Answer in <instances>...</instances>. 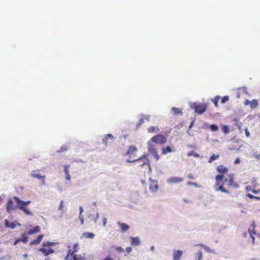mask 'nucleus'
Returning a JSON list of instances; mask_svg holds the SVG:
<instances>
[{"label": "nucleus", "instance_id": "obj_1", "mask_svg": "<svg viewBox=\"0 0 260 260\" xmlns=\"http://www.w3.org/2000/svg\"><path fill=\"white\" fill-rule=\"evenodd\" d=\"M216 171L220 173L215 176V184L214 189L216 191H220L222 192L230 194V192L226 189L224 187V184L227 183V185L234 188H238L239 185L234 181L233 175L229 176V178L224 179V174H226L228 172L227 167H224L222 165L218 166L216 169Z\"/></svg>", "mask_w": 260, "mask_h": 260}, {"label": "nucleus", "instance_id": "obj_2", "mask_svg": "<svg viewBox=\"0 0 260 260\" xmlns=\"http://www.w3.org/2000/svg\"><path fill=\"white\" fill-rule=\"evenodd\" d=\"M13 199L16 204V208L20 210H22L26 215H32V213L25 207L26 205L30 203V201H23L20 200L17 197H14Z\"/></svg>", "mask_w": 260, "mask_h": 260}, {"label": "nucleus", "instance_id": "obj_3", "mask_svg": "<svg viewBox=\"0 0 260 260\" xmlns=\"http://www.w3.org/2000/svg\"><path fill=\"white\" fill-rule=\"evenodd\" d=\"M137 161L138 166L141 167H150V160L147 155H144L140 158L137 159H133L128 160L129 162H134Z\"/></svg>", "mask_w": 260, "mask_h": 260}, {"label": "nucleus", "instance_id": "obj_4", "mask_svg": "<svg viewBox=\"0 0 260 260\" xmlns=\"http://www.w3.org/2000/svg\"><path fill=\"white\" fill-rule=\"evenodd\" d=\"M190 108L194 109L195 112L199 114H202L207 110V105L205 104L193 103L190 106Z\"/></svg>", "mask_w": 260, "mask_h": 260}, {"label": "nucleus", "instance_id": "obj_5", "mask_svg": "<svg viewBox=\"0 0 260 260\" xmlns=\"http://www.w3.org/2000/svg\"><path fill=\"white\" fill-rule=\"evenodd\" d=\"M138 151L137 148L133 145H131L129 147L127 152L125 153V155L128 157V159L127 160H129L130 159H136V153Z\"/></svg>", "mask_w": 260, "mask_h": 260}, {"label": "nucleus", "instance_id": "obj_6", "mask_svg": "<svg viewBox=\"0 0 260 260\" xmlns=\"http://www.w3.org/2000/svg\"><path fill=\"white\" fill-rule=\"evenodd\" d=\"M167 141V138L164 135L158 134L152 137L150 142L162 145L166 143Z\"/></svg>", "mask_w": 260, "mask_h": 260}, {"label": "nucleus", "instance_id": "obj_7", "mask_svg": "<svg viewBox=\"0 0 260 260\" xmlns=\"http://www.w3.org/2000/svg\"><path fill=\"white\" fill-rule=\"evenodd\" d=\"M148 150L149 153L156 160L159 159V156L158 155L156 146L151 142L148 143Z\"/></svg>", "mask_w": 260, "mask_h": 260}, {"label": "nucleus", "instance_id": "obj_8", "mask_svg": "<svg viewBox=\"0 0 260 260\" xmlns=\"http://www.w3.org/2000/svg\"><path fill=\"white\" fill-rule=\"evenodd\" d=\"M149 190L151 192L155 193L156 192L158 189V181L157 180H154L151 178H149Z\"/></svg>", "mask_w": 260, "mask_h": 260}, {"label": "nucleus", "instance_id": "obj_9", "mask_svg": "<svg viewBox=\"0 0 260 260\" xmlns=\"http://www.w3.org/2000/svg\"><path fill=\"white\" fill-rule=\"evenodd\" d=\"M115 140V137L110 134L105 135L104 138L103 140V143L105 145L108 146V145L112 143Z\"/></svg>", "mask_w": 260, "mask_h": 260}, {"label": "nucleus", "instance_id": "obj_10", "mask_svg": "<svg viewBox=\"0 0 260 260\" xmlns=\"http://www.w3.org/2000/svg\"><path fill=\"white\" fill-rule=\"evenodd\" d=\"M4 222L6 228H10L11 229H15L16 225L19 226H21V224L18 222L17 221L10 222L7 219H5Z\"/></svg>", "mask_w": 260, "mask_h": 260}, {"label": "nucleus", "instance_id": "obj_11", "mask_svg": "<svg viewBox=\"0 0 260 260\" xmlns=\"http://www.w3.org/2000/svg\"><path fill=\"white\" fill-rule=\"evenodd\" d=\"M16 206H15L13 201L11 199L8 200L6 204V209L8 213H10L12 211L15 210Z\"/></svg>", "mask_w": 260, "mask_h": 260}, {"label": "nucleus", "instance_id": "obj_12", "mask_svg": "<svg viewBox=\"0 0 260 260\" xmlns=\"http://www.w3.org/2000/svg\"><path fill=\"white\" fill-rule=\"evenodd\" d=\"M183 181V179L182 178L179 177H172L168 179V182L170 184H177L182 182Z\"/></svg>", "mask_w": 260, "mask_h": 260}, {"label": "nucleus", "instance_id": "obj_13", "mask_svg": "<svg viewBox=\"0 0 260 260\" xmlns=\"http://www.w3.org/2000/svg\"><path fill=\"white\" fill-rule=\"evenodd\" d=\"M39 251L42 252L45 256H48L50 254L53 253L54 252V249L52 248L46 249L44 247L40 248L39 249Z\"/></svg>", "mask_w": 260, "mask_h": 260}, {"label": "nucleus", "instance_id": "obj_14", "mask_svg": "<svg viewBox=\"0 0 260 260\" xmlns=\"http://www.w3.org/2000/svg\"><path fill=\"white\" fill-rule=\"evenodd\" d=\"M44 237V235L43 234H41L38 236L37 238L36 239H34L30 241L29 243V244L31 245H38L40 243L41 241L42 240L43 238Z\"/></svg>", "mask_w": 260, "mask_h": 260}, {"label": "nucleus", "instance_id": "obj_15", "mask_svg": "<svg viewBox=\"0 0 260 260\" xmlns=\"http://www.w3.org/2000/svg\"><path fill=\"white\" fill-rule=\"evenodd\" d=\"M173 254V260H179L182 254V251L180 250H174Z\"/></svg>", "mask_w": 260, "mask_h": 260}, {"label": "nucleus", "instance_id": "obj_16", "mask_svg": "<svg viewBox=\"0 0 260 260\" xmlns=\"http://www.w3.org/2000/svg\"><path fill=\"white\" fill-rule=\"evenodd\" d=\"M89 218L92 220L94 223H96L99 218V215L97 212L93 211L89 215Z\"/></svg>", "mask_w": 260, "mask_h": 260}, {"label": "nucleus", "instance_id": "obj_17", "mask_svg": "<svg viewBox=\"0 0 260 260\" xmlns=\"http://www.w3.org/2000/svg\"><path fill=\"white\" fill-rule=\"evenodd\" d=\"M30 176L31 177L37 178L38 179H42V184L43 185L45 184V176H41L37 174L32 173L30 174Z\"/></svg>", "mask_w": 260, "mask_h": 260}, {"label": "nucleus", "instance_id": "obj_18", "mask_svg": "<svg viewBox=\"0 0 260 260\" xmlns=\"http://www.w3.org/2000/svg\"><path fill=\"white\" fill-rule=\"evenodd\" d=\"M131 244L133 246H138L140 244V241L138 237H131Z\"/></svg>", "mask_w": 260, "mask_h": 260}, {"label": "nucleus", "instance_id": "obj_19", "mask_svg": "<svg viewBox=\"0 0 260 260\" xmlns=\"http://www.w3.org/2000/svg\"><path fill=\"white\" fill-rule=\"evenodd\" d=\"M40 228L39 226H36L34 228L30 229L28 232V235H32L35 233H38L40 232Z\"/></svg>", "mask_w": 260, "mask_h": 260}, {"label": "nucleus", "instance_id": "obj_20", "mask_svg": "<svg viewBox=\"0 0 260 260\" xmlns=\"http://www.w3.org/2000/svg\"><path fill=\"white\" fill-rule=\"evenodd\" d=\"M82 237L85 238L93 239L94 237V234L92 233L86 232L82 234Z\"/></svg>", "mask_w": 260, "mask_h": 260}, {"label": "nucleus", "instance_id": "obj_21", "mask_svg": "<svg viewBox=\"0 0 260 260\" xmlns=\"http://www.w3.org/2000/svg\"><path fill=\"white\" fill-rule=\"evenodd\" d=\"M171 112L173 113V114L174 115H177L179 114L182 115L183 114L182 110L181 109L176 107H173L171 109Z\"/></svg>", "mask_w": 260, "mask_h": 260}, {"label": "nucleus", "instance_id": "obj_22", "mask_svg": "<svg viewBox=\"0 0 260 260\" xmlns=\"http://www.w3.org/2000/svg\"><path fill=\"white\" fill-rule=\"evenodd\" d=\"M57 243L53 242H50L49 241H44L42 243V247H49L52 246L56 244Z\"/></svg>", "mask_w": 260, "mask_h": 260}, {"label": "nucleus", "instance_id": "obj_23", "mask_svg": "<svg viewBox=\"0 0 260 260\" xmlns=\"http://www.w3.org/2000/svg\"><path fill=\"white\" fill-rule=\"evenodd\" d=\"M118 224L120 226L121 230L122 232H125L129 229V226L124 223H121L120 222H118Z\"/></svg>", "mask_w": 260, "mask_h": 260}, {"label": "nucleus", "instance_id": "obj_24", "mask_svg": "<svg viewBox=\"0 0 260 260\" xmlns=\"http://www.w3.org/2000/svg\"><path fill=\"white\" fill-rule=\"evenodd\" d=\"M173 151L170 146H167L166 147L162 148V154H166Z\"/></svg>", "mask_w": 260, "mask_h": 260}, {"label": "nucleus", "instance_id": "obj_25", "mask_svg": "<svg viewBox=\"0 0 260 260\" xmlns=\"http://www.w3.org/2000/svg\"><path fill=\"white\" fill-rule=\"evenodd\" d=\"M159 131V129L158 127L156 126H150L148 128V132L150 133H152L153 132H158Z\"/></svg>", "mask_w": 260, "mask_h": 260}, {"label": "nucleus", "instance_id": "obj_26", "mask_svg": "<svg viewBox=\"0 0 260 260\" xmlns=\"http://www.w3.org/2000/svg\"><path fill=\"white\" fill-rule=\"evenodd\" d=\"M219 157V155L218 154H213L209 158V160H208V162L209 163H211L214 160H215V159L218 158Z\"/></svg>", "mask_w": 260, "mask_h": 260}, {"label": "nucleus", "instance_id": "obj_27", "mask_svg": "<svg viewBox=\"0 0 260 260\" xmlns=\"http://www.w3.org/2000/svg\"><path fill=\"white\" fill-rule=\"evenodd\" d=\"M74 252L71 249H69L67 254V255L65 256V260H68L69 259V257L70 256H72V257L74 256V255H75Z\"/></svg>", "mask_w": 260, "mask_h": 260}, {"label": "nucleus", "instance_id": "obj_28", "mask_svg": "<svg viewBox=\"0 0 260 260\" xmlns=\"http://www.w3.org/2000/svg\"><path fill=\"white\" fill-rule=\"evenodd\" d=\"M250 107L253 109L256 108L258 106V102L256 100H252L250 103Z\"/></svg>", "mask_w": 260, "mask_h": 260}, {"label": "nucleus", "instance_id": "obj_29", "mask_svg": "<svg viewBox=\"0 0 260 260\" xmlns=\"http://www.w3.org/2000/svg\"><path fill=\"white\" fill-rule=\"evenodd\" d=\"M220 97L218 95L216 96L212 100V102L214 103L216 107H218V101Z\"/></svg>", "mask_w": 260, "mask_h": 260}, {"label": "nucleus", "instance_id": "obj_30", "mask_svg": "<svg viewBox=\"0 0 260 260\" xmlns=\"http://www.w3.org/2000/svg\"><path fill=\"white\" fill-rule=\"evenodd\" d=\"M221 129L222 132L225 134H228L230 131L229 126L225 125H223L221 126Z\"/></svg>", "mask_w": 260, "mask_h": 260}, {"label": "nucleus", "instance_id": "obj_31", "mask_svg": "<svg viewBox=\"0 0 260 260\" xmlns=\"http://www.w3.org/2000/svg\"><path fill=\"white\" fill-rule=\"evenodd\" d=\"M72 260H85V258L80 254H76L72 257Z\"/></svg>", "mask_w": 260, "mask_h": 260}, {"label": "nucleus", "instance_id": "obj_32", "mask_svg": "<svg viewBox=\"0 0 260 260\" xmlns=\"http://www.w3.org/2000/svg\"><path fill=\"white\" fill-rule=\"evenodd\" d=\"M210 129L212 132H215L219 129V127L217 125L213 124L210 126Z\"/></svg>", "mask_w": 260, "mask_h": 260}, {"label": "nucleus", "instance_id": "obj_33", "mask_svg": "<svg viewBox=\"0 0 260 260\" xmlns=\"http://www.w3.org/2000/svg\"><path fill=\"white\" fill-rule=\"evenodd\" d=\"M20 241L23 242L24 243H25L27 242L28 237L26 236V234L25 233H23L22 234V237L20 239Z\"/></svg>", "mask_w": 260, "mask_h": 260}, {"label": "nucleus", "instance_id": "obj_34", "mask_svg": "<svg viewBox=\"0 0 260 260\" xmlns=\"http://www.w3.org/2000/svg\"><path fill=\"white\" fill-rule=\"evenodd\" d=\"M203 254L202 250H200L197 254L195 260H201L202 259Z\"/></svg>", "mask_w": 260, "mask_h": 260}, {"label": "nucleus", "instance_id": "obj_35", "mask_svg": "<svg viewBox=\"0 0 260 260\" xmlns=\"http://www.w3.org/2000/svg\"><path fill=\"white\" fill-rule=\"evenodd\" d=\"M68 150V146H66V145H64V146H61L59 148V149L57 151V152H58V153H61V152H64V151H66Z\"/></svg>", "mask_w": 260, "mask_h": 260}, {"label": "nucleus", "instance_id": "obj_36", "mask_svg": "<svg viewBox=\"0 0 260 260\" xmlns=\"http://www.w3.org/2000/svg\"><path fill=\"white\" fill-rule=\"evenodd\" d=\"M191 155H193L195 157L197 158L200 157V155L198 153H196L194 151H191L187 153L188 156H190Z\"/></svg>", "mask_w": 260, "mask_h": 260}, {"label": "nucleus", "instance_id": "obj_37", "mask_svg": "<svg viewBox=\"0 0 260 260\" xmlns=\"http://www.w3.org/2000/svg\"><path fill=\"white\" fill-rule=\"evenodd\" d=\"M71 249L74 252V253L75 252H76L79 250V244H78V243L75 244L73 245L72 249Z\"/></svg>", "mask_w": 260, "mask_h": 260}, {"label": "nucleus", "instance_id": "obj_38", "mask_svg": "<svg viewBox=\"0 0 260 260\" xmlns=\"http://www.w3.org/2000/svg\"><path fill=\"white\" fill-rule=\"evenodd\" d=\"M69 168H70V166L68 165H66L64 166V173L66 175L69 174Z\"/></svg>", "mask_w": 260, "mask_h": 260}, {"label": "nucleus", "instance_id": "obj_39", "mask_svg": "<svg viewBox=\"0 0 260 260\" xmlns=\"http://www.w3.org/2000/svg\"><path fill=\"white\" fill-rule=\"evenodd\" d=\"M229 100V96L228 95L224 96L221 99V103L222 104L225 103L226 102L228 101Z\"/></svg>", "mask_w": 260, "mask_h": 260}, {"label": "nucleus", "instance_id": "obj_40", "mask_svg": "<svg viewBox=\"0 0 260 260\" xmlns=\"http://www.w3.org/2000/svg\"><path fill=\"white\" fill-rule=\"evenodd\" d=\"M248 232H249V233L250 234V237L252 239V243L254 244L255 243V237H254V236L252 235L253 233H252V232H251V231L250 229H249Z\"/></svg>", "mask_w": 260, "mask_h": 260}, {"label": "nucleus", "instance_id": "obj_41", "mask_svg": "<svg viewBox=\"0 0 260 260\" xmlns=\"http://www.w3.org/2000/svg\"><path fill=\"white\" fill-rule=\"evenodd\" d=\"M251 226L252 227V230H251V232H252V233L253 234H256V232L254 230V229H255L256 228V225L255 224V222L254 221H253V222L251 223Z\"/></svg>", "mask_w": 260, "mask_h": 260}, {"label": "nucleus", "instance_id": "obj_42", "mask_svg": "<svg viewBox=\"0 0 260 260\" xmlns=\"http://www.w3.org/2000/svg\"><path fill=\"white\" fill-rule=\"evenodd\" d=\"M79 219L81 222V224L83 225L84 224V217L82 215H79Z\"/></svg>", "mask_w": 260, "mask_h": 260}, {"label": "nucleus", "instance_id": "obj_43", "mask_svg": "<svg viewBox=\"0 0 260 260\" xmlns=\"http://www.w3.org/2000/svg\"><path fill=\"white\" fill-rule=\"evenodd\" d=\"M187 184L188 185H193L196 187L198 186L197 183H194V182H190V181L187 182Z\"/></svg>", "mask_w": 260, "mask_h": 260}, {"label": "nucleus", "instance_id": "obj_44", "mask_svg": "<svg viewBox=\"0 0 260 260\" xmlns=\"http://www.w3.org/2000/svg\"><path fill=\"white\" fill-rule=\"evenodd\" d=\"M246 196L247 197H248L249 198L251 199H256V198H257V197H255V196H254L252 194H250V193L246 194Z\"/></svg>", "mask_w": 260, "mask_h": 260}, {"label": "nucleus", "instance_id": "obj_45", "mask_svg": "<svg viewBox=\"0 0 260 260\" xmlns=\"http://www.w3.org/2000/svg\"><path fill=\"white\" fill-rule=\"evenodd\" d=\"M63 202L62 201H61L60 202L59 205V207H58V210H62V208H63Z\"/></svg>", "mask_w": 260, "mask_h": 260}, {"label": "nucleus", "instance_id": "obj_46", "mask_svg": "<svg viewBox=\"0 0 260 260\" xmlns=\"http://www.w3.org/2000/svg\"><path fill=\"white\" fill-rule=\"evenodd\" d=\"M116 250L119 252H121L124 251V249L121 247H117L116 248Z\"/></svg>", "mask_w": 260, "mask_h": 260}, {"label": "nucleus", "instance_id": "obj_47", "mask_svg": "<svg viewBox=\"0 0 260 260\" xmlns=\"http://www.w3.org/2000/svg\"><path fill=\"white\" fill-rule=\"evenodd\" d=\"M132 251V248L131 247H127L126 248V251L127 253H130Z\"/></svg>", "mask_w": 260, "mask_h": 260}, {"label": "nucleus", "instance_id": "obj_48", "mask_svg": "<svg viewBox=\"0 0 260 260\" xmlns=\"http://www.w3.org/2000/svg\"><path fill=\"white\" fill-rule=\"evenodd\" d=\"M240 162H241V160H240V158L238 157L235 159L234 162L235 164H239Z\"/></svg>", "mask_w": 260, "mask_h": 260}, {"label": "nucleus", "instance_id": "obj_49", "mask_svg": "<svg viewBox=\"0 0 260 260\" xmlns=\"http://www.w3.org/2000/svg\"><path fill=\"white\" fill-rule=\"evenodd\" d=\"M188 178L190 179H193L194 178V175L192 174H189L188 175Z\"/></svg>", "mask_w": 260, "mask_h": 260}, {"label": "nucleus", "instance_id": "obj_50", "mask_svg": "<svg viewBox=\"0 0 260 260\" xmlns=\"http://www.w3.org/2000/svg\"><path fill=\"white\" fill-rule=\"evenodd\" d=\"M103 225L105 226L106 223H107V218L106 217H104L103 218Z\"/></svg>", "mask_w": 260, "mask_h": 260}, {"label": "nucleus", "instance_id": "obj_51", "mask_svg": "<svg viewBox=\"0 0 260 260\" xmlns=\"http://www.w3.org/2000/svg\"><path fill=\"white\" fill-rule=\"evenodd\" d=\"M144 122V118H142L140 119L139 120V125H141L142 124V123H143Z\"/></svg>", "mask_w": 260, "mask_h": 260}, {"label": "nucleus", "instance_id": "obj_52", "mask_svg": "<svg viewBox=\"0 0 260 260\" xmlns=\"http://www.w3.org/2000/svg\"><path fill=\"white\" fill-rule=\"evenodd\" d=\"M250 103V101H249L248 100H246L244 102V105H246V106H247L248 105H249Z\"/></svg>", "mask_w": 260, "mask_h": 260}, {"label": "nucleus", "instance_id": "obj_53", "mask_svg": "<svg viewBox=\"0 0 260 260\" xmlns=\"http://www.w3.org/2000/svg\"><path fill=\"white\" fill-rule=\"evenodd\" d=\"M103 260H114V259L113 258H112V257H111L110 256H108Z\"/></svg>", "mask_w": 260, "mask_h": 260}, {"label": "nucleus", "instance_id": "obj_54", "mask_svg": "<svg viewBox=\"0 0 260 260\" xmlns=\"http://www.w3.org/2000/svg\"><path fill=\"white\" fill-rule=\"evenodd\" d=\"M66 178L67 180H71V176L70 175V174H68V175H66Z\"/></svg>", "mask_w": 260, "mask_h": 260}, {"label": "nucleus", "instance_id": "obj_55", "mask_svg": "<svg viewBox=\"0 0 260 260\" xmlns=\"http://www.w3.org/2000/svg\"><path fill=\"white\" fill-rule=\"evenodd\" d=\"M83 211V208L82 207H80V214H79V215H82V212Z\"/></svg>", "mask_w": 260, "mask_h": 260}, {"label": "nucleus", "instance_id": "obj_56", "mask_svg": "<svg viewBox=\"0 0 260 260\" xmlns=\"http://www.w3.org/2000/svg\"><path fill=\"white\" fill-rule=\"evenodd\" d=\"M246 190H247V191H250L251 190V187L249 186H247L246 187Z\"/></svg>", "mask_w": 260, "mask_h": 260}, {"label": "nucleus", "instance_id": "obj_57", "mask_svg": "<svg viewBox=\"0 0 260 260\" xmlns=\"http://www.w3.org/2000/svg\"><path fill=\"white\" fill-rule=\"evenodd\" d=\"M143 118H144V120L146 119L148 121L149 120V115L145 116V117Z\"/></svg>", "mask_w": 260, "mask_h": 260}, {"label": "nucleus", "instance_id": "obj_58", "mask_svg": "<svg viewBox=\"0 0 260 260\" xmlns=\"http://www.w3.org/2000/svg\"><path fill=\"white\" fill-rule=\"evenodd\" d=\"M259 190H251V191L253 193H257L258 192H259Z\"/></svg>", "mask_w": 260, "mask_h": 260}, {"label": "nucleus", "instance_id": "obj_59", "mask_svg": "<svg viewBox=\"0 0 260 260\" xmlns=\"http://www.w3.org/2000/svg\"><path fill=\"white\" fill-rule=\"evenodd\" d=\"M19 241H21L20 239H17L14 243V245H15L17 244V243L19 242Z\"/></svg>", "mask_w": 260, "mask_h": 260}, {"label": "nucleus", "instance_id": "obj_60", "mask_svg": "<svg viewBox=\"0 0 260 260\" xmlns=\"http://www.w3.org/2000/svg\"><path fill=\"white\" fill-rule=\"evenodd\" d=\"M245 133H246V136L249 137L250 133L247 129H246Z\"/></svg>", "mask_w": 260, "mask_h": 260}, {"label": "nucleus", "instance_id": "obj_61", "mask_svg": "<svg viewBox=\"0 0 260 260\" xmlns=\"http://www.w3.org/2000/svg\"><path fill=\"white\" fill-rule=\"evenodd\" d=\"M141 183H142L143 185H146V182L145 181L143 180H141Z\"/></svg>", "mask_w": 260, "mask_h": 260}, {"label": "nucleus", "instance_id": "obj_62", "mask_svg": "<svg viewBox=\"0 0 260 260\" xmlns=\"http://www.w3.org/2000/svg\"><path fill=\"white\" fill-rule=\"evenodd\" d=\"M3 202V199L0 196V204L2 203Z\"/></svg>", "mask_w": 260, "mask_h": 260}, {"label": "nucleus", "instance_id": "obj_63", "mask_svg": "<svg viewBox=\"0 0 260 260\" xmlns=\"http://www.w3.org/2000/svg\"><path fill=\"white\" fill-rule=\"evenodd\" d=\"M256 157L258 159H259L260 158V154H259L258 155H256Z\"/></svg>", "mask_w": 260, "mask_h": 260}, {"label": "nucleus", "instance_id": "obj_64", "mask_svg": "<svg viewBox=\"0 0 260 260\" xmlns=\"http://www.w3.org/2000/svg\"><path fill=\"white\" fill-rule=\"evenodd\" d=\"M193 122H192V123L190 124V126H189V128H191V127H192V125H193Z\"/></svg>", "mask_w": 260, "mask_h": 260}]
</instances>
